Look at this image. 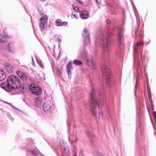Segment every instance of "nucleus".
Wrapping results in <instances>:
<instances>
[{"instance_id": "1", "label": "nucleus", "mask_w": 156, "mask_h": 156, "mask_svg": "<svg viewBox=\"0 0 156 156\" xmlns=\"http://www.w3.org/2000/svg\"><path fill=\"white\" fill-rule=\"evenodd\" d=\"M100 43L103 48L102 58L103 59L104 64L102 68V72L105 76L106 83L108 85L111 81L110 71L107 65L109 62L108 54L110 45L109 31L107 34L103 35L100 41Z\"/></svg>"}, {"instance_id": "2", "label": "nucleus", "mask_w": 156, "mask_h": 156, "mask_svg": "<svg viewBox=\"0 0 156 156\" xmlns=\"http://www.w3.org/2000/svg\"><path fill=\"white\" fill-rule=\"evenodd\" d=\"M20 80L16 76L11 75L8 77L7 83L1 84V87L8 92L11 91L13 89H17L20 86Z\"/></svg>"}, {"instance_id": "3", "label": "nucleus", "mask_w": 156, "mask_h": 156, "mask_svg": "<svg viewBox=\"0 0 156 156\" xmlns=\"http://www.w3.org/2000/svg\"><path fill=\"white\" fill-rule=\"evenodd\" d=\"M96 92L94 89H92L90 94V100L91 112L92 116L94 118L100 119L102 117V112L100 111L98 107L99 105L94 98V93Z\"/></svg>"}, {"instance_id": "4", "label": "nucleus", "mask_w": 156, "mask_h": 156, "mask_svg": "<svg viewBox=\"0 0 156 156\" xmlns=\"http://www.w3.org/2000/svg\"><path fill=\"white\" fill-rule=\"evenodd\" d=\"M29 89L32 93L36 95H40L42 93L41 88L35 84L32 83L30 85Z\"/></svg>"}, {"instance_id": "5", "label": "nucleus", "mask_w": 156, "mask_h": 156, "mask_svg": "<svg viewBox=\"0 0 156 156\" xmlns=\"http://www.w3.org/2000/svg\"><path fill=\"white\" fill-rule=\"evenodd\" d=\"M53 105L50 101L45 102L43 105V108L44 111L47 113H50L53 109Z\"/></svg>"}, {"instance_id": "6", "label": "nucleus", "mask_w": 156, "mask_h": 156, "mask_svg": "<svg viewBox=\"0 0 156 156\" xmlns=\"http://www.w3.org/2000/svg\"><path fill=\"white\" fill-rule=\"evenodd\" d=\"M82 35L84 38V42L85 44H88L90 43L89 34L88 29L84 28L82 33Z\"/></svg>"}, {"instance_id": "7", "label": "nucleus", "mask_w": 156, "mask_h": 156, "mask_svg": "<svg viewBox=\"0 0 156 156\" xmlns=\"http://www.w3.org/2000/svg\"><path fill=\"white\" fill-rule=\"evenodd\" d=\"M48 18L46 15H45L40 19V22L39 23V27L41 31L44 30V25L47 20Z\"/></svg>"}, {"instance_id": "8", "label": "nucleus", "mask_w": 156, "mask_h": 156, "mask_svg": "<svg viewBox=\"0 0 156 156\" xmlns=\"http://www.w3.org/2000/svg\"><path fill=\"white\" fill-rule=\"evenodd\" d=\"M124 31V28L122 27H121L119 28L118 31V39L119 42V48L120 47L121 44L122 43V40L123 38V33Z\"/></svg>"}, {"instance_id": "9", "label": "nucleus", "mask_w": 156, "mask_h": 156, "mask_svg": "<svg viewBox=\"0 0 156 156\" xmlns=\"http://www.w3.org/2000/svg\"><path fill=\"white\" fill-rule=\"evenodd\" d=\"M85 134L89 137L90 141L91 143L95 141L96 137L93 134V133L89 131H87L85 132Z\"/></svg>"}, {"instance_id": "10", "label": "nucleus", "mask_w": 156, "mask_h": 156, "mask_svg": "<svg viewBox=\"0 0 156 156\" xmlns=\"http://www.w3.org/2000/svg\"><path fill=\"white\" fill-rule=\"evenodd\" d=\"M5 70L9 73H11L13 71V67L9 62H5L4 64Z\"/></svg>"}, {"instance_id": "11", "label": "nucleus", "mask_w": 156, "mask_h": 156, "mask_svg": "<svg viewBox=\"0 0 156 156\" xmlns=\"http://www.w3.org/2000/svg\"><path fill=\"white\" fill-rule=\"evenodd\" d=\"M87 64L91 69H94L95 68V62L93 59H88L87 60Z\"/></svg>"}, {"instance_id": "12", "label": "nucleus", "mask_w": 156, "mask_h": 156, "mask_svg": "<svg viewBox=\"0 0 156 156\" xmlns=\"http://www.w3.org/2000/svg\"><path fill=\"white\" fill-rule=\"evenodd\" d=\"M97 92L98 93V95L100 97V98L101 100V98H103V96L104 95L103 87L102 86L99 89L97 90Z\"/></svg>"}, {"instance_id": "13", "label": "nucleus", "mask_w": 156, "mask_h": 156, "mask_svg": "<svg viewBox=\"0 0 156 156\" xmlns=\"http://www.w3.org/2000/svg\"><path fill=\"white\" fill-rule=\"evenodd\" d=\"M34 101L35 105L38 107L41 106L42 104V99L40 97H37L35 98Z\"/></svg>"}, {"instance_id": "14", "label": "nucleus", "mask_w": 156, "mask_h": 156, "mask_svg": "<svg viewBox=\"0 0 156 156\" xmlns=\"http://www.w3.org/2000/svg\"><path fill=\"white\" fill-rule=\"evenodd\" d=\"M8 36L5 34H0V42L5 43L7 42Z\"/></svg>"}, {"instance_id": "15", "label": "nucleus", "mask_w": 156, "mask_h": 156, "mask_svg": "<svg viewBox=\"0 0 156 156\" xmlns=\"http://www.w3.org/2000/svg\"><path fill=\"white\" fill-rule=\"evenodd\" d=\"M69 140L71 141L72 144L76 142L77 140L76 133V132L74 133L71 137H69Z\"/></svg>"}, {"instance_id": "16", "label": "nucleus", "mask_w": 156, "mask_h": 156, "mask_svg": "<svg viewBox=\"0 0 156 156\" xmlns=\"http://www.w3.org/2000/svg\"><path fill=\"white\" fill-rule=\"evenodd\" d=\"M55 23L57 26H61L67 25V23L66 22H62V20L60 19H57L55 21Z\"/></svg>"}, {"instance_id": "17", "label": "nucleus", "mask_w": 156, "mask_h": 156, "mask_svg": "<svg viewBox=\"0 0 156 156\" xmlns=\"http://www.w3.org/2000/svg\"><path fill=\"white\" fill-rule=\"evenodd\" d=\"M6 73L3 71V70L0 68V81L3 80L6 77Z\"/></svg>"}, {"instance_id": "18", "label": "nucleus", "mask_w": 156, "mask_h": 156, "mask_svg": "<svg viewBox=\"0 0 156 156\" xmlns=\"http://www.w3.org/2000/svg\"><path fill=\"white\" fill-rule=\"evenodd\" d=\"M61 151L63 153H64V154H65V153H66V154L68 153L69 152V147H68L65 146V145L64 146L61 145Z\"/></svg>"}, {"instance_id": "19", "label": "nucleus", "mask_w": 156, "mask_h": 156, "mask_svg": "<svg viewBox=\"0 0 156 156\" xmlns=\"http://www.w3.org/2000/svg\"><path fill=\"white\" fill-rule=\"evenodd\" d=\"M80 16L82 19H87L88 17V13L87 11H83L82 12Z\"/></svg>"}, {"instance_id": "20", "label": "nucleus", "mask_w": 156, "mask_h": 156, "mask_svg": "<svg viewBox=\"0 0 156 156\" xmlns=\"http://www.w3.org/2000/svg\"><path fill=\"white\" fill-rule=\"evenodd\" d=\"M143 42H139L137 43L136 46H135L134 48V53L133 55L134 57H135V55H137V47H138V45H143Z\"/></svg>"}, {"instance_id": "21", "label": "nucleus", "mask_w": 156, "mask_h": 156, "mask_svg": "<svg viewBox=\"0 0 156 156\" xmlns=\"http://www.w3.org/2000/svg\"><path fill=\"white\" fill-rule=\"evenodd\" d=\"M20 86L18 87L17 89H19L23 93H24L26 91V88L24 85H22L21 83V81L20 83Z\"/></svg>"}, {"instance_id": "22", "label": "nucleus", "mask_w": 156, "mask_h": 156, "mask_svg": "<svg viewBox=\"0 0 156 156\" xmlns=\"http://www.w3.org/2000/svg\"><path fill=\"white\" fill-rule=\"evenodd\" d=\"M72 66V64L71 62H69L66 68L67 69V72L68 74L69 77V76L70 73H71V71H70V68Z\"/></svg>"}, {"instance_id": "23", "label": "nucleus", "mask_w": 156, "mask_h": 156, "mask_svg": "<svg viewBox=\"0 0 156 156\" xmlns=\"http://www.w3.org/2000/svg\"><path fill=\"white\" fill-rule=\"evenodd\" d=\"M8 47L10 52H12L14 51V50L13 48V44L12 43H10L8 45Z\"/></svg>"}, {"instance_id": "24", "label": "nucleus", "mask_w": 156, "mask_h": 156, "mask_svg": "<svg viewBox=\"0 0 156 156\" xmlns=\"http://www.w3.org/2000/svg\"><path fill=\"white\" fill-rule=\"evenodd\" d=\"M36 60L37 63L42 68H43L44 67V66L42 64V62H41V60L36 57Z\"/></svg>"}, {"instance_id": "25", "label": "nucleus", "mask_w": 156, "mask_h": 156, "mask_svg": "<svg viewBox=\"0 0 156 156\" xmlns=\"http://www.w3.org/2000/svg\"><path fill=\"white\" fill-rule=\"evenodd\" d=\"M73 63L76 66L80 65L82 64V62L80 61L75 60L73 61Z\"/></svg>"}, {"instance_id": "26", "label": "nucleus", "mask_w": 156, "mask_h": 156, "mask_svg": "<svg viewBox=\"0 0 156 156\" xmlns=\"http://www.w3.org/2000/svg\"><path fill=\"white\" fill-rule=\"evenodd\" d=\"M16 73L17 75L20 78L21 77V76H23V75L24 74L20 70L17 71L16 72Z\"/></svg>"}, {"instance_id": "27", "label": "nucleus", "mask_w": 156, "mask_h": 156, "mask_svg": "<svg viewBox=\"0 0 156 156\" xmlns=\"http://www.w3.org/2000/svg\"><path fill=\"white\" fill-rule=\"evenodd\" d=\"M28 152H29L30 153L34 155H36L37 154V152L35 150H28Z\"/></svg>"}, {"instance_id": "28", "label": "nucleus", "mask_w": 156, "mask_h": 156, "mask_svg": "<svg viewBox=\"0 0 156 156\" xmlns=\"http://www.w3.org/2000/svg\"><path fill=\"white\" fill-rule=\"evenodd\" d=\"M22 80L25 81H26L27 80V76L25 74H24L22 76H21V77L20 78Z\"/></svg>"}, {"instance_id": "29", "label": "nucleus", "mask_w": 156, "mask_h": 156, "mask_svg": "<svg viewBox=\"0 0 156 156\" xmlns=\"http://www.w3.org/2000/svg\"><path fill=\"white\" fill-rule=\"evenodd\" d=\"M72 6L73 9L76 12H79L80 10L76 6H75L74 5H72Z\"/></svg>"}, {"instance_id": "30", "label": "nucleus", "mask_w": 156, "mask_h": 156, "mask_svg": "<svg viewBox=\"0 0 156 156\" xmlns=\"http://www.w3.org/2000/svg\"><path fill=\"white\" fill-rule=\"evenodd\" d=\"M62 36L61 35H58L57 37V38L58 41V43H59V45L60 43L61 42V39L62 38Z\"/></svg>"}, {"instance_id": "31", "label": "nucleus", "mask_w": 156, "mask_h": 156, "mask_svg": "<svg viewBox=\"0 0 156 156\" xmlns=\"http://www.w3.org/2000/svg\"><path fill=\"white\" fill-rule=\"evenodd\" d=\"M72 17H74L76 19H77L78 17V15H76V14H73L72 15H71Z\"/></svg>"}, {"instance_id": "32", "label": "nucleus", "mask_w": 156, "mask_h": 156, "mask_svg": "<svg viewBox=\"0 0 156 156\" xmlns=\"http://www.w3.org/2000/svg\"><path fill=\"white\" fill-rule=\"evenodd\" d=\"M11 107H12V108H13V109H15V111L16 112H18V111H19V109H18L17 108H15L13 105H11Z\"/></svg>"}, {"instance_id": "33", "label": "nucleus", "mask_w": 156, "mask_h": 156, "mask_svg": "<svg viewBox=\"0 0 156 156\" xmlns=\"http://www.w3.org/2000/svg\"><path fill=\"white\" fill-rule=\"evenodd\" d=\"M153 115L154 117V119H156V112H153Z\"/></svg>"}, {"instance_id": "34", "label": "nucleus", "mask_w": 156, "mask_h": 156, "mask_svg": "<svg viewBox=\"0 0 156 156\" xmlns=\"http://www.w3.org/2000/svg\"><path fill=\"white\" fill-rule=\"evenodd\" d=\"M96 2L98 4H100L101 3V0H96Z\"/></svg>"}, {"instance_id": "35", "label": "nucleus", "mask_w": 156, "mask_h": 156, "mask_svg": "<svg viewBox=\"0 0 156 156\" xmlns=\"http://www.w3.org/2000/svg\"><path fill=\"white\" fill-rule=\"evenodd\" d=\"M79 156H83V154L81 152H80L79 154Z\"/></svg>"}, {"instance_id": "36", "label": "nucleus", "mask_w": 156, "mask_h": 156, "mask_svg": "<svg viewBox=\"0 0 156 156\" xmlns=\"http://www.w3.org/2000/svg\"><path fill=\"white\" fill-rule=\"evenodd\" d=\"M110 22V21L109 20H108L107 21V22H106V23H109Z\"/></svg>"}, {"instance_id": "37", "label": "nucleus", "mask_w": 156, "mask_h": 156, "mask_svg": "<svg viewBox=\"0 0 156 156\" xmlns=\"http://www.w3.org/2000/svg\"><path fill=\"white\" fill-rule=\"evenodd\" d=\"M4 102L5 103H6L7 104H8L9 105H11V104L10 103H8L6 101H4Z\"/></svg>"}, {"instance_id": "38", "label": "nucleus", "mask_w": 156, "mask_h": 156, "mask_svg": "<svg viewBox=\"0 0 156 156\" xmlns=\"http://www.w3.org/2000/svg\"><path fill=\"white\" fill-rule=\"evenodd\" d=\"M76 1L79 3H80V1L79 0H76Z\"/></svg>"}, {"instance_id": "39", "label": "nucleus", "mask_w": 156, "mask_h": 156, "mask_svg": "<svg viewBox=\"0 0 156 156\" xmlns=\"http://www.w3.org/2000/svg\"><path fill=\"white\" fill-rule=\"evenodd\" d=\"M31 58H32V61L34 63V60L33 57H32Z\"/></svg>"}, {"instance_id": "40", "label": "nucleus", "mask_w": 156, "mask_h": 156, "mask_svg": "<svg viewBox=\"0 0 156 156\" xmlns=\"http://www.w3.org/2000/svg\"><path fill=\"white\" fill-rule=\"evenodd\" d=\"M11 120L12 121H13V119L12 118H11Z\"/></svg>"}, {"instance_id": "41", "label": "nucleus", "mask_w": 156, "mask_h": 156, "mask_svg": "<svg viewBox=\"0 0 156 156\" xmlns=\"http://www.w3.org/2000/svg\"><path fill=\"white\" fill-rule=\"evenodd\" d=\"M77 156L76 154H74V156Z\"/></svg>"}, {"instance_id": "42", "label": "nucleus", "mask_w": 156, "mask_h": 156, "mask_svg": "<svg viewBox=\"0 0 156 156\" xmlns=\"http://www.w3.org/2000/svg\"><path fill=\"white\" fill-rule=\"evenodd\" d=\"M82 55V56H83V55Z\"/></svg>"}, {"instance_id": "43", "label": "nucleus", "mask_w": 156, "mask_h": 156, "mask_svg": "<svg viewBox=\"0 0 156 156\" xmlns=\"http://www.w3.org/2000/svg\"><path fill=\"white\" fill-rule=\"evenodd\" d=\"M116 52H117V53H118V52H117V51H116Z\"/></svg>"}]
</instances>
